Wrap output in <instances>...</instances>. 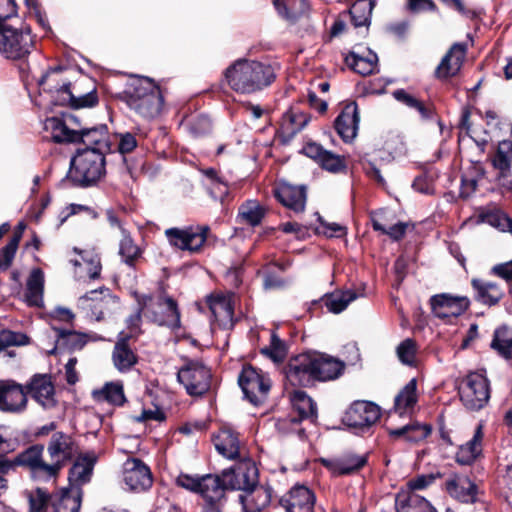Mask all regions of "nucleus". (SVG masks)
I'll use <instances>...</instances> for the list:
<instances>
[{
  "instance_id": "obj_1",
  "label": "nucleus",
  "mask_w": 512,
  "mask_h": 512,
  "mask_svg": "<svg viewBox=\"0 0 512 512\" xmlns=\"http://www.w3.org/2000/svg\"><path fill=\"white\" fill-rule=\"evenodd\" d=\"M44 447L36 444L19 453L12 461H0V489L6 487L4 475L15 466L27 469L32 479L40 482L55 480L61 469L78 454L74 439L63 432H55L47 444L50 463L43 459Z\"/></svg>"
},
{
  "instance_id": "obj_2",
  "label": "nucleus",
  "mask_w": 512,
  "mask_h": 512,
  "mask_svg": "<svg viewBox=\"0 0 512 512\" xmlns=\"http://www.w3.org/2000/svg\"><path fill=\"white\" fill-rule=\"evenodd\" d=\"M224 78L236 93L253 94L270 86L276 75L270 64L240 58L225 69Z\"/></svg>"
},
{
  "instance_id": "obj_3",
  "label": "nucleus",
  "mask_w": 512,
  "mask_h": 512,
  "mask_svg": "<svg viewBox=\"0 0 512 512\" xmlns=\"http://www.w3.org/2000/svg\"><path fill=\"white\" fill-rule=\"evenodd\" d=\"M130 109L143 118L156 117L163 105V96L159 86L150 78L131 77L120 97Z\"/></svg>"
},
{
  "instance_id": "obj_4",
  "label": "nucleus",
  "mask_w": 512,
  "mask_h": 512,
  "mask_svg": "<svg viewBox=\"0 0 512 512\" xmlns=\"http://www.w3.org/2000/svg\"><path fill=\"white\" fill-rule=\"evenodd\" d=\"M105 153L94 150H78L71 159L67 180L80 187L95 184L106 171Z\"/></svg>"
},
{
  "instance_id": "obj_5",
  "label": "nucleus",
  "mask_w": 512,
  "mask_h": 512,
  "mask_svg": "<svg viewBox=\"0 0 512 512\" xmlns=\"http://www.w3.org/2000/svg\"><path fill=\"white\" fill-rule=\"evenodd\" d=\"M34 47V38L28 26L0 23V54L9 60L28 56Z\"/></svg>"
},
{
  "instance_id": "obj_6",
  "label": "nucleus",
  "mask_w": 512,
  "mask_h": 512,
  "mask_svg": "<svg viewBox=\"0 0 512 512\" xmlns=\"http://www.w3.org/2000/svg\"><path fill=\"white\" fill-rule=\"evenodd\" d=\"M142 309H145V318L159 326H166L172 330H177L181 326L178 305L169 296L153 298L142 295Z\"/></svg>"
},
{
  "instance_id": "obj_7",
  "label": "nucleus",
  "mask_w": 512,
  "mask_h": 512,
  "mask_svg": "<svg viewBox=\"0 0 512 512\" xmlns=\"http://www.w3.org/2000/svg\"><path fill=\"white\" fill-rule=\"evenodd\" d=\"M458 389L461 402L469 410L478 411L489 401V381L481 372L468 374L460 381Z\"/></svg>"
},
{
  "instance_id": "obj_8",
  "label": "nucleus",
  "mask_w": 512,
  "mask_h": 512,
  "mask_svg": "<svg viewBox=\"0 0 512 512\" xmlns=\"http://www.w3.org/2000/svg\"><path fill=\"white\" fill-rule=\"evenodd\" d=\"M119 305V299L108 288L91 290L81 296L77 307L91 320L100 321L112 313Z\"/></svg>"
},
{
  "instance_id": "obj_9",
  "label": "nucleus",
  "mask_w": 512,
  "mask_h": 512,
  "mask_svg": "<svg viewBox=\"0 0 512 512\" xmlns=\"http://www.w3.org/2000/svg\"><path fill=\"white\" fill-rule=\"evenodd\" d=\"M63 103L73 109L91 108L98 104V95L94 82L86 77L78 79L73 85L64 83L56 89Z\"/></svg>"
},
{
  "instance_id": "obj_10",
  "label": "nucleus",
  "mask_w": 512,
  "mask_h": 512,
  "mask_svg": "<svg viewBox=\"0 0 512 512\" xmlns=\"http://www.w3.org/2000/svg\"><path fill=\"white\" fill-rule=\"evenodd\" d=\"M208 232L209 227L206 225L184 228L173 227L165 230V236L172 247L195 253L203 247L207 240Z\"/></svg>"
},
{
  "instance_id": "obj_11",
  "label": "nucleus",
  "mask_w": 512,
  "mask_h": 512,
  "mask_svg": "<svg viewBox=\"0 0 512 512\" xmlns=\"http://www.w3.org/2000/svg\"><path fill=\"white\" fill-rule=\"evenodd\" d=\"M86 128L78 116L72 113L63 114L62 117H51L45 121V129L51 133V138L56 143L76 144L78 135Z\"/></svg>"
},
{
  "instance_id": "obj_12",
  "label": "nucleus",
  "mask_w": 512,
  "mask_h": 512,
  "mask_svg": "<svg viewBox=\"0 0 512 512\" xmlns=\"http://www.w3.org/2000/svg\"><path fill=\"white\" fill-rule=\"evenodd\" d=\"M238 382L245 398L255 406L265 400L271 387L269 378L252 366L243 367Z\"/></svg>"
},
{
  "instance_id": "obj_13",
  "label": "nucleus",
  "mask_w": 512,
  "mask_h": 512,
  "mask_svg": "<svg viewBox=\"0 0 512 512\" xmlns=\"http://www.w3.org/2000/svg\"><path fill=\"white\" fill-rule=\"evenodd\" d=\"M177 380L191 396H200L210 388L211 372L199 362H189L177 373Z\"/></svg>"
},
{
  "instance_id": "obj_14",
  "label": "nucleus",
  "mask_w": 512,
  "mask_h": 512,
  "mask_svg": "<svg viewBox=\"0 0 512 512\" xmlns=\"http://www.w3.org/2000/svg\"><path fill=\"white\" fill-rule=\"evenodd\" d=\"M225 490H240L245 493L258 484V470L251 460L241 461L234 467L222 471Z\"/></svg>"
},
{
  "instance_id": "obj_15",
  "label": "nucleus",
  "mask_w": 512,
  "mask_h": 512,
  "mask_svg": "<svg viewBox=\"0 0 512 512\" xmlns=\"http://www.w3.org/2000/svg\"><path fill=\"white\" fill-rule=\"evenodd\" d=\"M285 374L293 386L307 387L316 382L312 353L306 352L291 358L285 368Z\"/></svg>"
},
{
  "instance_id": "obj_16",
  "label": "nucleus",
  "mask_w": 512,
  "mask_h": 512,
  "mask_svg": "<svg viewBox=\"0 0 512 512\" xmlns=\"http://www.w3.org/2000/svg\"><path fill=\"white\" fill-rule=\"evenodd\" d=\"M123 481L129 490L142 492L152 486V473L142 460L130 458L123 465Z\"/></svg>"
},
{
  "instance_id": "obj_17",
  "label": "nucleus",
  "mask_w": 512,
  "mask_h": 512,
  "mask_svg": "<svg viewBox=\"0 0 512 512\" xmlns=\"http://www.w3.org/2000/svg\"><path fill=\"white\" fill-rule=\"evenodd\" d=\"M431 309L437 318L450 319L462 315L470 306L466 296H453L448 293L434 295L430 299Z\"/></svg>"
},
{
  "instance_id": "obj_18",
  "label": "nucleus",
  "mask_w": 512,
  "mask_h": 512,
  "mask_svg": "<svg viewBox=\"0 0 512 512\" xmlns=\"http://www.w3.org/2000/svg\"><path fill=\"white\" fill-rule=\"evenodd\" d=\"M381 416L378 405L369 401H355L344 416V422L349 427L369 428L374 425Z\"/></svg>"
},
{
  "instance_id": "obj_19",
  "label": "nucleus",
  "mask_w": 512,
  "mask_h": 512,
  "mask_svg": "<svg viewBox=\"0 0 512 512\" xmlns=\"http://www.w3.org/2000/svg\"><path fill=\"white\" fill-rule=\"evenodd\" d=\"M315 502V494L304 485H294L279 500L286 512H314Z\"/></svg>"
},
{
  "instance_id": "obj_20",
  "label": "nucleus",
  "mask_w": 512,
  "mask_h": 512,
  "mask_svg": "<svg viewBox=\"0 0 512 512\" xmlns=\"http://www.w3.org/2000/svg\"><path fill=\"white\" fill-rule=\"evenodd\" d=\"M213 443L217 452L229 460L242 457L243 441L240 434L231 426H222L213 436Z\"/></svg>"
},
{
  "instance_id": "obj_21",
  "label": "nucleus",
  "mask_w": 512,
  "mask_h": 512,
  "mask_svg": "<svg viewBox=\"0 0 512 512\" xmlns=\"http://www.w3.org/2000/svg\"><path fill=\"white\" fill-rule=\"evenodd\" d=\"M27 404L24 388L12 380L0 381V410L4 412L22 411Z\"/></svg>"
},
{
  "instance_id": "obj_22",
  "label": "nucleus",
  "mask_w": 512,
  "mask_h": 512,
  "mask_svg": "<svg viewBox=\"0 0 512 512\" xmlns=\"http://www.w3.org/2000/svg\"><path fill=\"white\" fill-rule=\"evenodd\" d=\"M359 112L355 102L344 106L334 122V127L345 143H351L357 136L359 128Z\"/></svg>"
},
{
  "instance_id": "obj_23",
  "label": "nucleus",
  "mask_w": 512,
  "mask_h": 512,
  "mask_svg": "<svg viewBox=\"0 0 512 512\" xmlns=\"http://www.w3.org/2000/svg\"><path fill=\"white\" fill-rule=\"evenodd\" d=\"M316 381L326 382L339 378L345 369V363L331 355L311 352Z\"/></svg>"
},
{
  "instance_id": "obj_24",
  "label": "nucleus",
  "mask_w": 512,
  "mask_h": 512,
  "mask_svg": "<svg viewBox=\"0 0 512 512\" xmlns=\"http://www.w3.org/2000/svg\"><path fill=\"white\" fill-rule=\"evenodd\" d=\"M467 47L463 43H455L444 55L435 70L438 79H447L458 74L466 56Z\"/></svg>"
},
{
  "instance_id": "obj_25",
  "label": "nucleus",
  "mask_w": 512,
  "mask_h": 512,
  "mask_svg": "<svg viewBox=\"0 0 512 512\" xmlns=\"http://www.w3.org/2000/svg\"><path fill=\"white\" fill-rule=\"evenodd\" d=\"M446 490L451 497L462 503H474L477 500V486L466 476L455 475L448 479Z\"/></svg>"
},
{
  "instance_id": "obj_26",
  "label": "nucleus",
  "mask_w": 512,
  "mask_h": 512,
  "mask_svg": "<svg viewBox=\"0 0 512 512\" xmlns=\"http://www.w3.org/2000/svg\"><path fill=\"white\" fill-rule=\"evenodd\" d=\"M27 393L45 408L53 407L55 404L54 386L47 375L34 376L27 386Z\"/></svg>"
},
{
  "instance_id": "obj_27",
  "label": "nucleus",
  "mask_w": 512,
  "mask_h": 512,
  "mask_svg": "<svg viewBox=\"0 0 512 512\" xmlns=\"http://www.w3.org/2000/svg\"><path fill=\"white\" fill-rule=\"evenodd\" d=\"M271 498V488L258 484L239 496V500L245 512H261L268 507Z\"/></svg>"
},
{
  "instance_id": "obj_28",
  "label": "nucleus",
  "mask_w": 512,
  "mask_h": 512,
  "mask_svg": "<svg viewBox=\"0 0 512 512\" xmlns=\"http://www.w3.org/2000/svg\"><path fill=\"white\" fill-rule=\"evenodd\" d=\"M275 196L285 207L294 212H302L305 209L306 190L304 186L284 183L275 190Z\"/></svg>"
},
{
  "instance_id": "obj_29",
  "label": "nucleus",
  "mask_w": 512,
  "mask_h": 512,
  "mask_svg": "<svg viewBox=\"0 0 512 512\" xmlns=\"http://www.w3.org/2000/svg\"><path fill=\"white\" fill-rule=\"evenodd\" d=\"M108 128L105 124L86 128L80 135L76 144L82 143L87 147L84 150L107 152L110 150Z\"/></svg>"
},
{
  "instance_id": "obj_30",
  "label": "nucleus",
  "mask_w": 512,
  "mask_h": 512,
  "mask_svg": "<svg viewBox=\"0 0 512 512\" xmlns=\"http://www.w3.org/2000/svg\"><path fill=\"white\" fill-rule=\"evenodd\" d=\"M73 251L81 257L80 260H71V263L76 268V273L82 276L83 272H85L90 279L99 278L102 270L99 254L94 249L80 250L75 247Z\"/></svg>"
},
{
  "instance_id": "obj_31",
  "label": "nucleus",
  "mask_w": 512,
  "mask_h": 512,
  "mask_svg": "<svg viewBox=\"0 0 512 512\" xmlns=\"http://www.w3.org/2000/svg\"><path fill=\"white\" fill-rule=\"evenodd\" d=\"M475 299L488 306L497 304L504 295V290L497 283L474 278L471 281Z\"/></svg>"
},
{
  "instance_id": "obj_32",
  "label": "nucleus",
  "mask_w": 512,
  "mask_h": 512,
  "mask_svg": "<svg viewBox=\"0 0 512 512\" xmlns=\"http://www.w3.org/2000/svg\"><path fill=\"white\" fill-rule=\"evenodd\" d=\"M225 488L222 477L214 474L201 476L200 485L197 491L209 506H214L216 502L223 498Z\"/></svg>"
},
{
  "instance_id": "obj_33",
  "label": "nucleus",
  "mask_w": 512,
  "mask_h": 512,
  "mask_svg": "<svg viewBox=\"0 0 512 512\" xmlns=\"http://www.w3.org/2000/svg\"><path fill=\"white\" fill-rule=\"evenodd\" d=\"M345 61L351 69L363 76L372 74L378 66V57L370 49L363 53L352 51L346 56Z\"/></svg>"
},
{
  "instance_id": "obj_34",
  "label": "nucleus",
  "mask_w": 512,
  "mask_h": 512,
  "mask_svg": "<svg viewBox=\"0 0 512 512\" xmlns=\"http://www.w3.org/2000/svg\"><path fill=\"white\" fill-rule=\"evenodd\" d=\"M209 308L220 326H232L234 309L231 298L225 295H215L208 298Z\"/></svg>"
},
{
  "instance_id": "obj_35",
  "label": "nucleus",
  "mask_w": 512,
  "mask_h": 512,
  "mask_svg": "<svg viewBox=\"0 0 512 512\" xmlns=\"http://www.w3.org/2000/svg\"><path fill=\"white\" fill-rule=\"evenodd\" d=\"M97 456L94 452H87L80 455L69 472V479L78 485L85 484L90 481Z\"/></svg>"
},
{
  "instance_id": "obj_36",
  "label": "nucleus",
  "mask_w": 512,
  "mask_h": 512,
  "mask_svg": "<svg viewBox=\"0 0 512 512\" xmlns=\"http://www.w3.org/2000/svg\"><path fill=\"white\" fill-rule=\"evenodd\" d=\"M268 209L257 200H246L238 208L237 220L251 227L259 226Z\"/></svg>"
},
{
  "instance_id": "obj_37",
  "label": "nucleus",
  "mask_w": 512,
  "mask_h": 512,
  "mask_svg": "<svg viewBox=\"0 0 512 512\" xmlns=\"http://www.w3.org/2000/svg\"><path fill=\"white\" fill-rule=\"evenodd\" d=\"M44 273L41 269L35 268L27 278L24 294L25 302L29 306L41 307L43 305Z\"/></svg>"
},
{
  "instance_id": "obj_38",
  "label": "nucleus",
  "mask_w": 512,
  "mask_h": 512,
  "mask_svg": "<svg viewBox=\"0 0 512 512\" xmlns=\"http://www.w3.org/2000/svg\"><path fill=\"white\" fill-rule=\"evenodd\" d=\"M137 355L128 345V337L119 339L112 352V361L119 372H128L137 363Z\"/></svg>"
},
{
  "instance_id": "obj_39",
  "label": "nucleus",
  "mask_w": 512,
  "mask_h": 512,
  "mask_svg": "<svg viewBox=\"0 0 512 512\" xmlns=\"http://www.w3.org/2000/svg\"><path fill=\"white\" fill-rule=\"evenodd\" d=\"M397 512H437L428 500L416 493H398Z\"/></svg>"
},
{
  "instance_id": "obj_40",
  "label": "nucleus",
  "mask_w": 512,
  "mask_h": 512,
  "mask_svg": "<svg viewBox=\"0 0 512 512\" xmlns=\"http://www.w3.org/2000/svg\"><path fill=\"white\" fill-rule=\"evenodd\" d=\"M310 121V116L298 111L290 109L283 115L281 123V132L286 140L292 139L299 133Z\"/></svg>"
},
{
  "instance_id": "obj_41",
  "label": "nucleus",
  "mask_w": 512,
  "mask_h": 512,
  "mask_svg": "<svg viewBox=\"0 0 512 512\" xmlns=\"http://www.w3.org/2000/svg\"><path fill=\"white\" fill-rule=\"evenodd\" d=\"M418 401L417 381L412 378L396 395L394 410L399 415L410 413Z\"/></svg>"
},
{
  "instance_id": "obj_42",
  "label": "nucleus",
  "mask_w": 512,
  "mask_h": 512,
  "mask_svg": "<svg viewBox=\"0 0 512 512\" xmlns=\"http://www.w3.org/2000/svg\"><path fill=\"white\" fill-rule=\"evenodd\" d=\"M483 431L482 426L478 425L473 437L465 444L459 447L456 454V460L460 464H471L482 451Z\"/></svg>"
},
{
  "instance_id": "obj_43",
  "label": "nucleus",
  "mask_w": 512,
  "mask_h": 512,
  "mask_svg": "<svg viewBox=\"0 0 512 512\" xmlns=\"http://www.w3.org/2000/svg\"><path fill=\"white\" fill-rule=\"evenodd\" d=\"M92 397L97 402H107L116 406H121L126 401L121 381L108 382L101 389L93 390Z\"/></svg>"
},
{
  "instance_id": "obj_44",
  "label": "nucleus",
  "mask_w": 512,
  "mask_h": 512,
  "mask_svg": "<svg viewBox=\"0 0 512 512\" xmlns=\"http://www.w3.org/2000/svg\"><path fill=\"white\" fill-rule=\"evenodd\" d=\"M54 331L56 332L57 340L55 347L49 351L50 354H54L58 348L62 347L69 350H80L87 343L86 333L58 328H54Z\"/></svg>"
},
{
  "instance_id": "obj_45",
  "label": "nucleus",
  "mask_w": 512,
  "mask_h": 512,
  "mask_svg": "<svg viewBox=\"0 0 512 512\" xmlns=\"http://www.w3.org/2000/svg\"><path fill=\"white\" fill-rule=\"evenodd\" d=\"M278 14L288 21H296L309 11L306 0H273Z\"/></svg>"
},
{
  "instance_id": "obj_46",
  "label": "nucleus",
  "mask_w": 512,
  "mask_h": 512,
  "mask_svg": "<svg viewBox=\"0 0 512 512\" xmlns=\"http://www.w3.org/2000/svg\"><path fill=\"white\" fill-rule=\"evenodd\" d=\"M291 402L300 419H310L312 422L317 419V405L305 391L295 390Z\"/></svg>"
},
{
  "instance_id": "obj_47",
  "label": "nucleus",
  "mask_w": 512,
  "mask_h": 512,
  "mask_svg": "<svg viewBox=\"0 0 512 512\" xmlns=\"http://www.w3.org/2000/svg\"><path fill=\"white\" fill-rule=\"evenodd\" d=\"M52 505L55 512H79L81 497L78 491L63 489L52 496Z\"/></svg>"
},
{
  "instance_id": "obj_48",
  "label": "nucleus",
  "mask_w": 512,
  "mask_h": 512,
  "mask_svg": "<svg viewBox=\"0 0 512 512\" xmlns=\"http://www.w3.org/2000/svg\"><path fill=\"white\" fill-rule=\"evenodd\" d=\"M374 6L373 0H356L353 3L349 12L355 27L370 25Z\"/></svg>"
},
{
  "instance_id": "obj_49",
  "label": "nucleus",
  "mask_w": 512,
  "mask_h": 512,
  "mask_svg": "<svg viewBox=\"0 0 512 512\" xmlns=\"http://www.w3.org/2000/svg\"><path fill=\"white\" fill-rule=\"evenodd\" d=\"M366 462L365 456L349 454L336 461L331 469L335 475H348L361 469Z\"/></svg>"
},
{
  "instance_id": "obj_50",
  "label": "nucleus",
  "mask_w": 512,
  "mask_h": 512,
  "mask_svg": "<svg viewBox=\"0 0 512 512\" xmlns=\"http://www.w3.org/2000/svg\"><path fill=\"white\" fill-rule=\"evenodd\" d=\"M357 297L358 295L356 292L352 290L337 291L327 295L324 299V304L328 311L332 313H340Z\"/></svg>"
},
{
  "instance_id": "obj_51",
  "label": "nucleus",
  "mask_w": 512,
  "mask_h": 512,
  "mask_svg": "<svg viewBox=\"0 0 512 512\" xmlns=\"http://www.w3.org/2000/svg\"><path fill=\"white\" fill-rule=\"evenodd\" d=\"M492 163L499 170L500 176L512 169V141L503 140L498 144Z\"/></svg>"
},
{
  "instance_id": "obj_52",
  "label": "nucleus",
  "mask_w": 512,
  "mask_h": 512,
  "mask_svg": "<svg viewBox=\"0 0 512 512\" xmlns=\"http://www.w3.org/2000/svg\"><path fill=\"white\" fill-rule=\"evenodd\" d=\"M492 163L499 170L500 176L512 169V141L503 140L498 144Z\"/></svg>"
},
{
  "instance_id": "obj_53",
  "label": "nucleus",
  "mask_w": 512,
  "mask_h": 512,
  "mask_svg": "<svg viewBox=\"0 0 512 512\" xmlns=\"http://www.w3.org/2000/svg\"><path fill=\"white\" fill-rule=\"evenodd\" d=\"M491 347L505 358H512V328H498L494 333Z\"/></svg>"
},
{
  "instance_id": "obj_54",
  "label": "nucleus",
  "mask_w": 512,
  "mask_h": 512,
  "mask_svg": "<svg viewBox=\"0 0 512 512\" xmlns=\"http://www.w3.org/2000/svg\"><path fill=\"white\" fill-rule=\"evenodd\" d=\"M119 254L122 257L123 262L130 267H135L137 260L142 255L141 249L124 230L123 237L119 244Z\"/></svg>"
},
{
  "instance_id": "obj_55",
  "label": "nucleus",
  "mask_w": 512,
  "mask_h": 512,
  "mask_svg": "<svg viewBox=\"0 0 512 512\" xmlns=\"http://www.w3.org/2000/svg\"><path fill=\"white\" fill-rule=\"evenodd\" d=\"M393 97L405 106L415 109L423 119L431 117L432 111L427 108L420 100L407 93L404 89H397L393 92Z\"/></svg>"
},
{
  "instance_id": "obj_56",
  "label": "nucleus",
  "mask_w": 512,
  "mask_h": 512,
  "mask_svg": "<svg viewBox=\"0 0 512 512\" xmlns=\"http://www.w3.org/2000/svg\"><path fill=\"white\" fill-rule=\"evenodd\" d=\"M431 432L428 425H405L399 429L391 430L390 435L395 437L406 436L409 441H418L426 438Z\"/></svg>"
},
{
  "instance_id": "obj_57",
  "label": "nucleus",
  "mask_w": 512,
  "mask_h": 512,
  "mask_svg": "<svg viewBox=\"0 0 512 512\" xmlns=\"http://www.w3.org/2000/svg\"><path fill=\"white\" fill-rule=\"evenodd\" d=\"M483 221L500 231L512 232V219L503 211L495 209L482 215Z\"/></svg>"
},
{
  "instance_id": "obj_58",
  "label": "nucleus",
  "mask_w": 512,
  "mask_h": 512,
  "mask_svg": "<svg viewBox=\"0 0 512 512\" xmlns=\"http://www.w3.org/2000/svg\"><path fill=\"white\" fill-rule=\"evenodd\" d=\"M261 353L274 362H281L286 357L287 348L285 343L273 332L271 333L269 346L262 348Z\"/></svg>"
},
{
  "instance_id": "obj_59",
  "label": "nucleus",
  "mask_w": 512,
  "mask_h": 512,
  "mask_svg": "<svg viewBox=\"0 0 512 512\" xmlns=\"http://www.w3.org/2000/svg\"><path fill=\"white\" fill-rule=\"evenodd\" d=\"M397 356L401 363L413 366L416 361L417 345L413 339L407 338L397 347Z\"/></svg>"
},
{
  "instance_id": "obj_60",
  "label": "nucleus",
  "mask_w": 512,
  "mask_h": 512,
  "mask_svg": "<svg viewBox=\"0 0 512 512\" xmlns=\"http://www.w3.org/2000/svg\"><path fill=\"white\" fill-rule=\"evenodd\" d=\"M20 239L21 233L13 235L10 241L0 249V270L8 269L12 264Z\"/></svg>"
},
{
  "instance_id": "obj_61",
  "label": "nucleus",
  "mask_w": 512,
  "mask_h": 512,
  "mask_svg": "<svg viewBox=\"0 0 512 512\" xmlns=\"http://www.w3.org/2000/svg\"><path fill=\"white\" fill-rule=\"evenodd\" d=\"M27 498L29 502V512H45L48 502L50 500L52 501V497L41 488L29 492Z\"/></svg>"
},
{
  "instance_id": "obj_62",
  "label": "nucleus",
  "mask_w": 512,
  "mask_h": 512,
  "mask_svg": "<svg viewBox=\"0 0 512 512\" xmlns=\"http://www.w3.org/2000/svg\"><path fill=\"white\" fill-rule=\"evenodd\" d=\"M372 226L375 231L388 235L394 241L402 239L407 229V224L403 222H399L389 228H386L376 217L372 218Z\"/></svg>"
},
{
  "instance_id": "obj_63",
  "label": "nucleus",
  "mask_w": 512,
  "mask_h": 512,
  "mask_svg": "<svg viewBox=\"0 0 512 512\" xmlns=\"http://www.w3.org/2000/svg\"><path fill=\"white\" fill-rule=\"evenodd\" d=\"M320 166L330 172L337 173L346 168L345 159L330 151H326L319 162Z\"/></svg>"
},
{
  "instance_id": "obj_64",
  "label": "nucleus",
  "mask_w": 512,
  "mask_h": 512,
  "mask_svg": "<svg viewBox=\"0 0 512 512\" xmlns=\"http://www.w3.org/2000/svg\"><path fill=\"white\" fill-rule=\"evenodd\" d=\"M27 341V336L22 333L3 330L0 332V352L11 346L24 345Z\"/></svg>"
}]
</instances>
